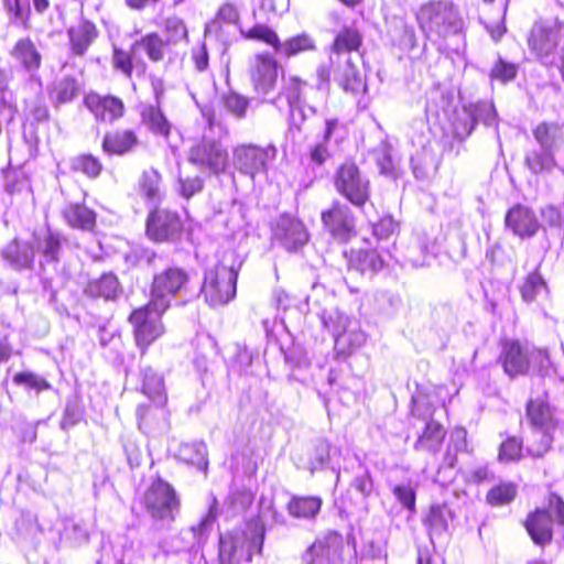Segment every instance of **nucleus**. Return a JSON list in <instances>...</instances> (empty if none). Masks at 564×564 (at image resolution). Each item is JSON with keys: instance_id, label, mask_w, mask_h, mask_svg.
I'll list each match as a JSON object with an SVG mask.
<instances>
[{"instance_id": "nucleus-1", "label": "nucleus", "mask_w": 564, "mask_h": 564, "mask_svg": "<svg viewBox=\"0 0 564 564\" xmlns=\"http://www.w3.org/2000/svg\"><path fill=\"white\" fill-rule=\"evenodd\" d=\"M265 525L259 513L241 525L219 534L218 564H246L261 555L265 540Z\"/></svg>"}, {"instance_id": "nucleus-2", "label": "nucleus", "mask_w": 564, "mask_h": 564, "mask_svg": "<svg viewBox=\"0 0 564 564\" xmlns=\"http://www.w3.org/2000/svg\"><path fill=\"white\" fill-rule=\"evenodd\" d=\"M415 20L423 35L432 42L446 40L465 29L459 8L448 0L423 2L415 13Z\"/></svg>"}, {"instance_id": "nucleus-3", "label": "nucleus", "mask_w": 564, "mask_h": 564, "mask_svg": "<svg viewBox=\"0 0 564 564\" xmlns=\"http://www.w3.org/2000/svg\"><path fill=\"white\" fill-rule=\"evenodd\" d=\"M163 34L155 31L145 33L140 37V44L144 47V54L150 62L174 63L178 57V47L189 42V33L185 21L171 15L163 21Z\"/></svg>"}, {"instance_id": "nucleus-4", "label": "nucleus", "mask_w": 564, "mask_h": 564, "mask_svg": "<svg viewBox=\"0 0 564 564\" xmlns=\"http://www.w3.org/2000/svg\"><path fill=\"white\" fill-rule=\"evenodd\" d=\"M522 525L531 542L545 547L552 544L555 529L564 527V499L557 492H549L545 502L527 513Z\"/></svg>"}, {"instance_id": "nucleus-5", "label": "nucleus", "mask_w": 564, "mask_h": 564, "mask_svg": "<svg viewBox=\"0 0 564 564\" xmlns=\"http://www.w3.org/2000/svg\"><path fill=\"white\" fill-rule=\"evenodd\" d=\"M140 505L152 521L171 525L181 513L182 499L170 481L155 475L143 490Z\"/></svg>"}, {"instance_id": "nucleus-6", "label": "nucleus", "mask_w": 564, "mask_h": 564, "mask_svg": "<svg viewBox=\"0 0 564 564\" xmlns=\"http://www.w3.org/2000/svg\"><path fill=\"white\" fill-rule=\"evenodd\" d=\"M166 312L149 302L130 312L128 322L132 327L133 340L141 356H145L150 347L166 333L162 319Z\"/></svg>"}, {"instance_id": "nucleus-7", "label": "nucleus", "mask_w": 564, "mask_h": 564, "mask_svg": "<svg viewBox=\"0 0 564 564\" xmlns=\"http://www.w3.org/2000/svg\"><path fill=\"white\" fill-rule=\"evenodd\" d=\"M238 270L219 260L204 276L200 294L210 306H221L230 302L237 290Z\"/></svg>"}, {"instance_id": "nucleus-8", "label": "nucleus", "mask_w": 564, "mask_h": 564, "mask_svg": "<svg viewBox=\"0 0 564 564\" xmlns=\"http://www.w3.org/2000/svg\"><path fill=\"white\" fill-rule=\"evenodd\" d=\"M185 230L184 221L177 210L154 206L148 212L144 234L153 243H176Z\"/></svg>"}, {"instance_id": "nucleus-9", "label": "nucleus", "mask_w": 564, "mask_h": 564, "mask_svg": "<svg viewBox=\"0 0 564 564\" xmlns=\"http://www.w3.org/2000/svg\"><path fill=\"white\" fill-rule=\"evenodd\" d=\"M336 192L354 206L361 208L370 199V181L365 177L352 159L340 163L333 177Z\"/></svg>"}, {"instance_id": "nucleus-10", "label": "nucleus", "mask_w": 564, "mask_h": 564, "mask_svg": "<svg viewBox=\"0 0 564 564\" xmlns=\"http://www.w3.org/2000/svg\"><path fill=\"white\" fill-rule=\"evenodd\" d=\"M228 159L227 149L214 138L197 139L187 151V161L209 175L224 174L228 167Z\"/></svg>"}, {"instance_id": "nucleus-11", "label": "nucleus", "mask_w": 564, "mask_h": 564, "mask_svg": "<svg viewBox=\"0 0 564 564\" xmlns=\"http://www.w3.org/2000/svg\"><path fill=\"white\" fill-rule=\"evenodd\" d=\"M188 281V273L181 267L163 269L152 278L148 302L161 310L169 311L172 299L186 288Z\"/></svg>"}, {"instance_id": "nucleus-12", "label": "nucleus", "mask_w": 564, "mask_h": 564, "mask_svg": "<svg viewBox=\"0 0 564 564\" xmlns=\"http://www.w3.org/2000/svg\"><path fill=\"white\" fill-rule=\"evenodd\" d=\"M321 221L325 232L338 243H348L357 236L355 214L338 199L321 212Z\"/></svg>"}, {"instance_id": "nucleus-13", "label": "nucleus", "mask_w": 564, "mask_h": 564, "mask_svg": "<svg viewBox=\"0 0 564 564\" xmlns=\"http://www.w3.org/2000/svg\"><path fill=\"white\" fill-rule=\"evenodd\" d=\"M497 364L510 379L530 373L532 352L529 346L519 338L502 337L499 339Z\"/></svg>"}, {"instance_id": "nucleus-14", "label": "nucleus", "mask_w": 564, "mask_h": 564, "mask_svg": "<svg viewBox=\"0 0 564 564\" xmlns=\"http://www.w3.org/2000/svg\"><path fill=\"white\" fill-rule=\"evenodd\" d=\"M345 540L340 532L329 530L315 538L301 556L303 564H343Z\"/></svg>"}, {"instance_id": "nucleus-15", "label": "nucleus", "mask_w": 564, "mask_h": 564, "mask_svg": "<svg viewBox=\"0 0 564 564\" xmlns=\"http://www.w3.org/2000/svg\"><path fill=\"white\" fill-rule=\"evenodd\" d=\"M83 105L97 123H113L127 112L123 99L113 94H100L90 90L85 94Z\"/></svg>"}, {"instance_id": "nucleus-16", "label": "nucleus", "mask_w": 564, "mask_h": 564, "mask_svg": "<svg viewBox=\"0 0 564 564\" xmlns=\"http://www.w3.org/2000/svg\"><path fill=\"white\" fill-rule=\"evenodd\" d=\"M281 65L275 56L269 52H259L254 54L248 75L253 89L261 94L272 91L278 83Z\"/></svg>"}, {"instance_id": "nucleus-17", "label": "nucleus", "mask_w": 564, "mask_h": 564, "mask_svg": "<svg viewBox=\"0 0 564 564\" xmlns=\"http://www.w3.org/2000/svg\"><path fill=\"white\" fill-rule=\"evenodd\" d=\"M139 51L144 53L140 39L133 42L129 50L117 46L112 48L111 64L113 69L131 82L152 76L149 74V64L139 55Z\"/></svg>"}, {"instance_id": "nucleus-18", "label": "nucleus", "mask_w": 564, "mask_h": 564, "mask_svg": "<svg viewBox=\"0 0 564 564\" xmlns=\"http://www.w3.org/2000/svg\"><path fill=\"white\" fill-rule=\"evenodd\" d=\"M150 84L155 104L143 107L140 112L141 121L153 134L169 139L171 135L172 126L161 107L165 93L164 80L161 77L151 76Z\"/></svg>"}, {"instance_id": "nucleus-19", "label": "nucleus", "mask_w": 564, "mask_h": 564, "mask_svg": "<svg viewBox=\"0 0 564 564\" xmlns=\"http://www.w3.org/2000/svg\"><path fill=\"white\" fill-rule=\"evenodd\" d=\"M525 417L532 431H557L561 425L557 409L550 402L547 393L527 400Z\"/></svg>"}, {"instance_id": "nucleus-20", "label": "nucleus", "mask_w": 564, "mask_h": 564, "mask_svg": "<svg viewBox=\"0 0 564 564\" xmlns=\"http://www.w3.org/2000/svg\"><path fill=\"white\" fill-rule=\"evenodd\" d=\"M563 42L562 28L553 24L545 25L535 23L528 36V46L531 52L541 61L551 58L557 46Z\"/></svg>"}, {"instance_id": "nucleus-21", "label": "nucleus", "mask_w": 564, "mask_h": 564, "mask_svg": "<svg viewBox=\"0 0 564 564\" xmlns=\"http://www.w3.org/2000/svg\"><path fill=\"white\" fill-rule=\"evenodd\" d=\"M268 159L269 149L254 143H241L232 149L235 167L251 177L267 171Z\"/></svg>"}, {"instance_id": "nucleus-22", "label": "nucleus", "mask_w": 564, "mask_h": 564, "mask_svg": "<svg viewBox=\"0 0 564 564\" xmlns=\"http://www.w3.org/2000/svg\"><path fill=\"white\" fill-rule=\"evenodd\" d=\"M273 238L286 250L295 251L308 242L310 234L304 223L293 216L283 214L272 228Z\"/></svg>"}, {"instance_id": "nucleus-23", "label": "nucleus", "mask_w": 564, "mask_h": 564, "mask_svg": "<svg viewBox=\"0 0 564 564\" xmlns=\"http://www.w3.org/2000/svg\"><path fill=\"white\" fill-rule=\"evenodd\" d=\"M141 144L134 128H116L105 132L100 148L109 156H124L134 153Z\"/></svg>"}, {"instance_id": "nucleus-24", "label": "nucleus", "mask_w": 564, "mask_h": 564, "mask_svg": "<svg viewBox=\"0 0 564 564\" xmlns=\"http://www.w3.org/2000/svg\"><path fill=\"white\" fill-rule=\"evenodd\" d=\"M505 224L514 236L521 239L536 236L542 228L535 212L522 204H516L507 210Z\"/></svg>"}, {"instance_id": "nucleus-25", "label": "nucleus", "mask_w": 564, "mask_h": 564, "mask_svg": "<svg viewBox=\"0 0 564 564\" xmlns=\"http://www.w3.org/2000/svg\"><path fill=\"white\" fill-rule=\"evenodd\" d=\"M99 35L96 24L82 18L67 29L68 46L72 55L84 56Z\"/></svg>"}, {"instance_id": "nucleus-26", "label": "nucleus", "mask_w": 564, "mask_h": 564, "mask_svg": "<svg viewBox=\"0 0 564 564\" xmlns=\"http://www.w3.org/2000/svg\"><path fill=\"white\" fill-rule=\"evenodd\" d=\"M62 217L74 230L95 232L97 228V213L85 203H69L63 208Z\"/></svg>"}, {"instance_id": "nucleus-27", "label": "nucleus", "mask_w": 564, "mask_h": 564, "mask_svg": "<svg viewBox=\"0 0 564 564\" xmlns=\"http://www.w3.org/2000/svg\"><path fill=\"white\" fill-rule=\"evenodd\" d=\"M334 78L346 93L360 94L366 90V77L354 64L351 57H347L344 63L335 67Z\"/></svg>"}, {"instance_id": "nucleus-28", "label": "nucleus", "mask_w": 564, "mask_h": 564, "mask_svg": "<svg viewBox=\"0 0 564 564\" xmlns=\"http://www.w3.org/2000/svg\"><path fill=\"white\" fill-rule=\"evenodd\" d=\"M454 513L446 502L432 503L423 518V524L431 539L441 538L448 532Z\"/></svg>"}, {"instance_id": "nucleus-29", "label": "nucleus", "mask_w": 564, "mask_h": 564, "mask_svg": "<svg viewBox=\"0 0 564 564\" xmlns=\"http://www.w3.org/2000/svg\"><path fill=\"white\" fill-rule=\"evenodd\" d=\"M364 46L362 32L356 25H344L335 34L329 50L336 55L359 53Z\"/></svg>"}, {"instance_id": "nucleus-30", "label": "nucleus", "mask_w": 564, "mask_h": 564, "mask_svg": "<svg viewBox=\"0 0 564 564\" xmlns=\"http://www.w3.org/2000/svg\"><path fill=\"white\" fill-rule=\"evenodd\" d=\"M121 290L118 276L109 272L90 280L86 285L85 293L95 300L113 301L119 296Z\"/></svg>"}, {"instance_id": "nucleus-31", "label": "nucleus", "mask_w": 564, "mask_h": 564, "mask_svg": "<svg viewBox=\"0 0 564 564\" xmlns=\"http://www.w3.org/2000/svg\"><path fill=\"white\" fill-rule=\"evenodd\" d=\"M348 264L361 274H376L384 268L386 262L376 249L359 248L350 252Z\"/></svg>"}, {"instance_id": "nucleus-32", "label": "nucleus", "mask_w": 564, "mask_h": 564, "mask_svg": "<svg viewBox=\"0 0 564 564\" xmlns=\"http://www.w3.org/2000/svg\"><path fill=\"white\" fill-rule=\"evenodd\" d=\"M446 437L445 427L433 419L426 422L422 433L414 443L416 451H425L431 453L438 452Z\"/></svg>"}, {"instance_id": "nucleus-33", "label": "nucleus", "mask_w": 564, "mask_h": 564, "mask_svg": "<svg viewBox=\"0 0 564 564\" xmlns=\"http://www.w3.org/2000/svg\"><path fill=\"white\" fill-rule=\"evenodd\" d=\"M323 506L317 496H293L286 503L288 513L295 519H315Z\"/></svg>"}, {"instance_id": "nucleus-34", "label": "nucleus", "mask_w": 564, "mask_h": 564, "mask_svg": "<svg viewBox=\"0 0 564 564\" xmlns=\"http://www.w3.org/2000/svg\"><path fill=\"white\" fill-rule=\"evenodd\" d=\"M2 257L17 270L30 269L34 262V252L31 246L12 239L2 250Z\"/></svg>"}, {"instance_id": "nucleus-35", "label": "nucleus", "mask_w": 564, "mask_h": 564, "mask_svg": "<svg viewBox=\"0 0 564 564\" xmlns=\"http://www.w3.org/2000/svg\"><path fill=\"white\" fill-rule=\"evenodd\" d=\"M10 54L29 70H36L41 67L42 55L30 37H22L18 40Z\"/></svg>"}, {"instance_id": "nucleus-36", "label": "nucleus", "mask_w": 564, "mask_h": 564, "mask_svg": "<svg viewBox=\"0 0 564 564\" xmlns=\"http://www.w3.org/2000/svg\"><path fill=\"white\" fill-rule=\"evenodd\" d=\"M137 191L145 200L154 202L163 195V177L155 167L143 170L138 183Z\"/></svg>"}, {"instance_id": "nucleus-37", "label": "nucleus", "mask_w": 564, "mask_h": 564, "mask_svg": "<svg viewBox=\"0 0 564 564\" xmlns=\"http://www.w3.org/2000/svg\"><path fill=\"white\" fill-rule=\"evenodd\" d=\"M80 91L78 79L73 75H65L55 80L50 89V97L55 107L73 101Z\"/></svg>"}, {"instance_id": "nucleus-38", "label": "nucleus", "mask_w": 564, "mask_h": 564, "mask_svg": "<svg viewBox=\"0 0 564 564\" xmlns=\"http://www.w3.org/2000/svg\"><path fill=\"white\" fill-rule=\"evenodd\" d=\"M524 163L532 174L539 176L550 175L557 167L554 152L547 149L530 151L524 158Z\"/></svg>"}, {"instance_id": "nucleus-39", "label": "nucleus", "mask_w": 564, "mask_h": 564, "mask_svg": "<svg viewBox=\"0 0 564 564\" xmlns=\"http://www.w3.org/2000/svg\"><path fill=\"white\" fill-rule=\"evenodd\" d=\"M141 391L159 405L166 403V393L163 378L151 367L141 372Z\"/></svg>"}, {"instance_id": "nucleus-40", "label": "nucleus", "mask_w": 564, "mask_h": 564, "mask_svg": "<svg viewBox=\"0 0 564 564\" xmlns=\"http://www.w3.org/2000/svg\"><path fill=\"white\" fill-rule=\"evenodd\" d=\"M518 497V485L513 481H500L491 486L485 496L486 503L494 508L511 505Z\"/></svg>"}, {"instance_id": "nucleus-41", "label": "nucleus", "mask_w": 564, "mask_h": 564, "mask_svg": "<svg viewBox=\"0 0 564 564\" xmlns=\"http://www.w3.org/2000/svg\"><path fill=\"white\" fill-rule=\"evenodd\" d=\"M101 159L93 153H80L70 160V170L89 180H97L104 172Z\"/></svg>"}, {"instance_id": "nucleus-42", "label": "nucleus", "mask_w": 564, "mask_h": 564, "mask_svg": "<svg viewBox=\"0 0 564 564\" xmlns=\"http://www.w3.org/2000/svg\"><path fill=\"white\" fill-rule=\"evenodd\" d=\"M532 134L542 149L552 151L563 141V128L557 122L542 121L532 130Z\"/></svg>"}, {"instance_id": "nucleus-43", "label": "nucleus", "mask_w": 564, "mask_h": 564, "mask_svg": "<svg viewBox=\"0 0 564 564\" xmlns=\"http://www.w3.org/2000/svg\"><path fill=\"white\" fill-rule=\"evenodd\" d=\"M240 34L245 40L264 43L271 46L275 52L282 50V42L279 34L267 24L256 23L246 31L241 30Z\"/></svg>"}, {"instance_id": "nucleus-44", "label": "nucleus", "mask_w": 564, "mask_h": 564, "mask_svg": "<svg viewBox=\"0 0 564 564\" xmlns=\"http://www.w3.org/2000/svg\"><path fill=\"white\" fill-rule=\"evenodd\" d=\"M519 291L521 299L527 303L534 302L541 292H549L547 283L539 268H535L524 276L522 284L519 286Z\"/></svg>"}, {"instance_id": "nucleus-45", "label": "nucleus", "mask_w": 564, "mask_h": 564, "mask_svg": "<svg viewBox=\"0 0 564 564\" xmlns=\"http://www.w3.org/2000/svg\"><path fill=\"white\" fill-rule=\"evenodd\" d=\"M523 438L508 435L498 447L497 459L502 464L519 463L523 458Z\"/></svg>"}, {"instance_id": "nucleus-46", "label": "nucleus", "mask_w": 564, "mask_h": 564, "mask_svg": "<svg viewBox=\"0 0 564 564\" xmlns=\"http://www.w3.org/2000/svg\"><path fill=\"white\" fill-rule=\"evenodd\" d=\"M315 50L316 43L313 37L307 33H301L286 39L282 43V50L279 53L285 57H293L295 55Z\"/></svg>"}, {"instance_id": "nucleus-47", "label": "nucleus", "mask_w": 564, "mask_h": 564, "mask_svg": "<svg viewBox=\"0 0 564 564\" xmlns=\"http://www.w3.org/2000/svg\"><path fill=\"white\" fill-rule=\"evenodd\" d=\"M220 102L228 113L239 120L246 118L250 106L249 98L235 90L224 94Z\"/></svg>"}, {"instance_id": "nucleus-48", "label": "nucleus", "mask_w": 564, "mask_h": 564, "mask_svg": "<svg viewBox=\"0 0 564 564\" xmlns=\"http://www.w3.org/2000/svg\"><path fill=\"white\" fill-rule=\"evenodd\" d=\"M216 356H223V350L218 345L216 338H214L210 335L197 338L195 345V364H205Z\"/></svg>"}, {"instance_id": "nucleus-49", "label": "nucleus", "mask_w": 564, "mask_h": 564, "mask_svg": "<svg viewBox=\"0 0 564 564\" xmlns=\"http://www.w3.org/2000/svg\"><path fill=\"white\" fill-rule=\"evenodd\" d=\"M4 8L12 23L30 28L31 4L30 0H4Z\"/></svg>"}, {"instance_id": "nucleus-50", "label": "nucleus", "mask_w": 564, "mask_h": 564, "mask_svg": "<svg viewBox=\"0 0 564 564\" xmlns=\"http://www.w3.org/2000/svg\"><path fill=\"white\" fill-rule=\"evenodd\" d=\"M518 72L519 64L499 57L490 68L489 78L491 82L508 84L517 77Z\"/></svg>"}, {"instance_id": "nucleus-51", "label": "nucleus", "mask_w": 564, "mask_h": 564, "mask_svg": "<svg viewBox=\"0 0 564 564\" xmlns=\"http://www.w3.org/2000/svg\"><path fill=\"white\" fill-rule=\"evenodd\" d=\"M533 440L528 447V454L533 458L544 457L554 443V433L556 431H532Z\"/></svg>"}, {"instance_id": "nucleus-52", "label": "nucleus", "mask_w": 564, "mask_h": 564, "mask_svg": "<svg viewBox=\"0 0 564 564\" xmlns=\"http://www.w3.org/2000/svg\"><path fill=\"white\" fill-rule=\"evenodd\" d=\"M477 124V119L473 111L463 108L462 111L456 112L453 121V130L457 138L465 139L469 137Z\"/></svg>"}, {"instance_id": "nucleus-53", "label": "nucleus", "mask_w": 564, "mask_h": 564, "mask_svg": "<svg viewBox=\"0 0 564 564\" xmlns=\"http://www.w3.org/2000/svg\"><path fill=\"white\" fill-rule=\"evenodd\" d=\"M177 184V192L185 199H191L196 194L200 193L205 186L203 177L197 174L180 175Z\"/></svg>"}, {"instance_id": "nucleus-54", "label": "nucleus", "mask_w": 564, "mask_h": 564, "mask_svg": "<svg viewBox=\"0 0 564 564\" xmlns=\"http://www.w3.org/2000/svg\"><path fill=\"white\" fill-rule=\"evenodd\" d=\"M13 382L18 386L24 384L29 389L36 392L50 390L52 384L43 377H40L31 371H21L14 375Z\"/></svg>"}, {"instance_id": "nucleus-55", "label": "nucleus", "mask_w": 564, "mask_h": 564, "mask_svg": "<svg viewBox=\"0 0 564 564\" xmlns=\"http://www.w3.org/2000/svg\"><path fill=\"white\" fill-rule=\"evenodd\" d=\"M178 457L186 464L197 467L206 466V455L202 447L194 443L182 444L178 448Z\"/></svg>"}, {"instance_id": "nucleus-56", "label": "nucleus", "mask_w": 564, "mask_h": 564, "mask_svg": "<svg viewBox=\"0 0 564 564\" xmlns=\"http://www.w3.org/2000/svg\"><path fill=\"white\" fill-rule=\"evenodd\" d=\"M392 492L411 514L416 512V492L411 486L397 485L393 487Z\"/></svg>"}, {"instance_id": "nucleus-57", "label": "nucleus", "mask_w": 564, "mask_h": 564, "mask_svg": "<svg viewBox=\"0 0 564 564\" xmlns=\"http://www.w3.org/2000/svg\"><path fill=\"white\" fill-rule=\"evenodd\" d=\"M62 241L58 234L47 230L42 247V253L52 261H58Z\"/></svg>"}, {"instance_id": "nucleus-58", "label": "nucleus", "mask_w": 564, "mask_h": 564, "mask_svg": "<svg viewBox=\"0 0 564 564\" xmlns=\"http://www.w3.org/2000/svg\"><path fill=\"white\" fill-rule=\"evenodd\" d=\"M305 85L306 83L299 76H291L281 94L285 96L290 105L297 104L301 100L302 90Z\"/></svg>"}, {"instance_id": "nucleus-59", "label": "nucleus", "mask_w": 564, "mask_h": 564, "mask_svg": "<svg viewBox=\"0 0 564 564\" xmlns=\"http://www.w3.org/2000/svg\"><path fill=\"white\" fill-rule=\"evenodd\" d=\"M216 20L225 24H238L240 21L238 7L229 1L223 3L216 13Z\"/></svg>"}, {"instance_id": "nucleus-60", "label": "nucleus", "mask_w": 564, "mask_h": 564, "mask_svg": "<svg viewBox=\"0 0 564 564\" xmlns=\"http://www.w3.org/2000/svg\"><path fill=\"white\" fill-rule=\"evenodd\" d=\"M327 143L321 142L312 145L308 150V164L312 166H323L329 158Z\"/></svg>"}, {"instance_id": "nucleus-61", "label": "nucleus", "mask_w": 564, "mask_h": 564, "mask_svg": "<svg viewBox=\"0 0 564 564\" xmlns=\"http://www.w3.org/2000/svg\"><path fill=\"white\" fill-rule=\"evenodd\" d=\"M541 216L550 227H561L563 224V216L558 207L554 205H546L541 208Z\"/></svg>"}, {"instance_id": "nucleus-62", "label": "nucleus", "mask_w": 564, "mask_h": 564, "mask_svg": "<svg viewBox=\"0 0 564 564\" xmlns=\"http://www.w3.org/2000/svg\"><path fill=\"white\" fill-rule=\"evenodd\" d=\"M192 59L197 72L203 73L208 67V52L203 42L198 47L192 50Z\"/></svg>"}, {"instance_id": "nucleus-63", "label": "nucleus", "mask_w": 564, "mask_h": 564, "mask_svg": "<svg viewBox=\"0 0 564 564\" xmlns=\"http://www.w3.org/2000/svg\"><path fill=\"white\" fill-rule=\"evenodd\" d=\"M231 505L236 508L249 507L253 503L254 495L249 489L235 490L230 496Z\"/></svg>"}, {"instance_id": "nucleus-64", "label": "nucleus", "mask_w": 564, "mask_h": 564, "mask_svg": "<svg viewBox=\"0 0 564 564\" xmlns=\"http://www.w3.org/2000/svg\"><path fill=\"white\" fill-rule=\"evenodd\" d=\"M236 354L229 357H225L224 359L229 367H238L242 364L249 365L251 361V357L246 348H241L238 345L235 346Z\"/></svg>"}]
</instances>
